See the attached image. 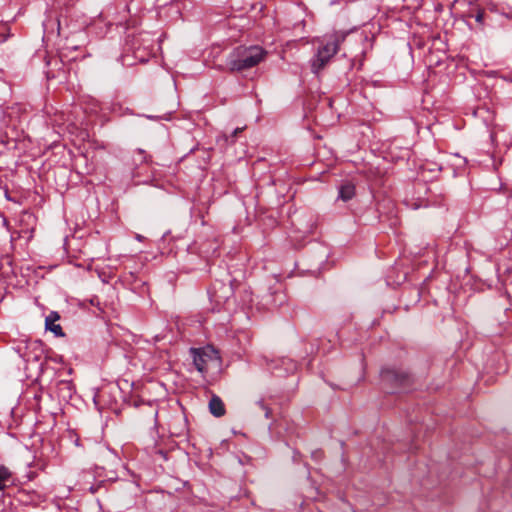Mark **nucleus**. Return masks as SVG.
Wrapping results in <instances>:
<instances>
[{
    "mask_svg": "<svg viewBox=\"0 0 512 512\" xmlns=\"http://www.w3.org/2000/svg\"><path fill=\"white\" fill-rule=\"evenodd\" d=\"M267 55L268 52L259 45H240L228 55L226 65L229 72L241 73L258 66Z\"/></svg>",
    "mask_w": 512,
    "mask_h": 512,
    "instance_id": "obj_1",
    "label": "nucleus"
},
{
    "mask_svg": "<svg viewBox=\"0 0 512 512\" xmlns=\"http://www.w3.org/2000/svg\"><path fill=\"white\" fill-rule=\"evenodd\" d=\"M346 39V34L335 32L324 37L321 45L317 49L315 57L311 61V70L318 74L331 58L338 52L340 45Z\"/></svg>",
    "mask_w": 512,
    "mask_h": 512,
    "instance_id": "obj_2",
    "label": "nucleus"
},
{
    "mask_svg": "<svg viewBox=\"0 0 512 512\" xmlns=\"http://www.w3.org/2000/svg\"><path fill=\"white\" fill-rule=\"evenodd\" d=\"M381 381L391 389H406L414 384L413 375L400 368L385 367L380 371Z\"/></svg>",
    "mask_w": 512,
    "mask_h": 512,
    "instance_id": "obj_3",
    "label": "nucleus"
},
{
    "mask_svg": "<svg viewBox=\"0 0 512 512\" xmlns=\"http://www.w3.org/2000/svg\"><path fill=\"white\" fill-rule=\"evenodd\" d=\"M190 354L192 355L195 368L202 374L208 371L209 363L220 360L218 351L210 345L202 348H191Z\"/></svg>",
    "mask_w": 512,
    "mask_h": 512,
    "instance_id": "obj_4",
    "label": "nucleus"
},
{
    "mask_svg": "<svg viewBox=\"0 0 512 512\" xmlns=\"http://www.w3.org/2000/svg\"><path fill=\"white\" fill-rule=\"evenodd\" d=\"M60 319V315L56 311H51L45 319L46 330L51 331L56 337H64L65 333L61 325L56 322Z\"/></svg>",
    "mask_w": 512,
    "mask_h": 512,
    "instance_id": "obj_5",
    "label": "nucleus"
},
{
    "mask_svg": "<svg viewBox=\"0 0 512 512\" xmlns=\"http://www.w3.org/2000/svg\"><path fill=\"white\" fill-rule=\"evenodd\" d=\"M209 411L215 417H222L225 415L226 410L222 399L217 395H212L209 401Z\"/></svg>",
    "mask_w": 512,
    "mask_h": 512,
    "instance_id": "obj_6",
    "label": "nucleus"
},
{
    "mask_svg": "<svg viewBox=\"0 0 512 512\" xmlns=\"http://www.w3.org/2000/svg\"><path fill=\"white\" fill-rule=\"evenodd\" d=\"M355 196V186L351 182H346L340 186L339 198L343 201H349Z\"/></svg>",
    "mask_w": 512,
    "mask_h": 512,
    "instance_id": "obj_7",
    "label": "nucleus"
},
{
    "mask_svg": "<svg viewBox=\"0 0 512 512\" xmlns=\"http://www.w3.org/2000/svg\"><path fill=\"white\" fill-rule=\"evenodd\" d=\"M10 478V471L4 466H0V491L6 488V483L10 480Z\"/></svg>",
    "mask_w": 512,
    "mask_h": 512,
    "instance_id": "obj_8",
    "label": "nucleus"
},
{
    "mask_svg": "<svg viewBox=\"0 0 512 512\" xmlns=\"http://www.w3.org/2000/svg\"><path fill=\"white\" fill-rule=\"evenodd\" d=\"M11 36L10 27L7 23L0 22V43L5 42Z\"/></svg>",
    "mask_w": 512,
    "mask_h": 512,
    "instance_id": "obj_9",
    "label": "nucleus"
},
{
    "mask_svg": "<svg viewBox=\"0 0 512 512\" xmlns=\"http://www.w3.org/2000/svg\"><path fill=\"white\" fill-rule=\"evenodd\" d=\"M484 15H485V12H484V10H482V9H479V10L477 11V14L475 15V20H476V22H478L480 25H483Z\"/></svg>",
    "mask_w": 512,
    "mask_h": 512,
    "instance_id": "obj_10",
    "label": "nucleus"
},
{
    "mask_svg": "<svg viewBox=\"0 0 512 512\" xmlns=\"http://www.w3.org/2000/svg\"><path fill=\"white\" fill-rule=\"evenodd\" d=\"M258 405L264 411L265 417L269 418L270 417V413H271V409L269 407H267L263 401H259Z\"/></svg>",
    "mask_w": 512,
    "mask_h": 512,
    "instance_id": "obj_11",
    "label": "nucleus"
},
{
    "mask_svg": "<svg viewBox=\"0 0 512 512\" xmlns=\"http://www.w3.org/2000/svg\"><path fill=\"white\" fill-rule=\"evenodd\" d=\"M421 205L417 204L416 202H413L412 203V208L413 209H418Z\"/></svg>",
    "mask_w": 512,
    "mask_h": 512,
    "instance_id": "obj_12",
    "label": "nucleus"
},
{
    "mask_svg": "<svg viewBox=\"0 0 512 512\" xmlns=\"http://www.w3.org/2000/svg\"><path fill=\"white\" fill-rule=\"evenodd\" d=\"M240 131H241V129H240V128H236V129L234 130V132H233V136H235V135H236L237 133H239Z\"/></svg>",
    "mask_w": 512,
    "mask_h": 512,
    "instance_id": "obj_13",
    "label": "nucleus"
},
{
    "mask_svg": "<svg viewBox=\"0 0 512 512\" xmlns=\"http://www.w3.org/2000/svg\"><path fill=\"white\" fill-rule=\"evenodd\" d=\"M136 239H137L138 241H142V240H143V236H141V235L137 234V235H136Z\"/></svg>",
    "mask_w": 512,
    "mask_h": 512,
    "instance_id": "obj_14",
    "label": "nucleus"
}]
</instances>
